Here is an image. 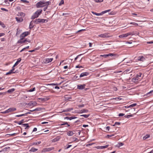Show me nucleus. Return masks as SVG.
<instances>
[{
  "instance_id": "nucleus-24",
  "label": "nucleus",
  "mask_w": 153,
  "mask_h": 153,
  "mask_svg": "<svg viewBox=\"0 0 153 153\" xmlns=\"http://www.w3.org/2000/svg\"><path fill=\"white\" fill-rule=\"evenodd\" d=\"M22 126L24 127H25V129L30 128V126L28 125V124L27 123L23 124H22Z\"/></svg>"
},
{
  "instance_id": "nucleus-15",
  "label": "nucleus",
  "mask_w": 153,
  "mask_h": 153,
  "mask_svg": "<svg viewBox=\"0 0 153 153\" xmlns=\"http://www.w3.org/2000/svg\"><path fill=\"white\" fill-rule=\"evenodd\" d=\"M108 56H114L115 58H117L119 55L117 54L113 53H109L108 54Z\"/></svg>"
},
{
  "instance_id": "nucleus-7",
  "label": "nucleus",
  "mask_w": 153,
  "mask_h": 153,
  "mask_svg": "<svg viewBox=\"0 0 153 153\" xmlns=\"http://www.w3.org/2000/svg\"><path fill=\"white\" fill-rule=\"evenodd\" d=\"M37 103L35 101H30L28 103L27 105L29 106H36Z\"/></svg>"
},
{
  "instance_id": "nucleus-59",
  "label": "nucleus",
  "mask_w": 153,
  "mask_h": 153,
  "mask_svg": "<svg viewBox=\"0 0 153 153\" xmlns=\"http://www.w3.org/2000/svg\"><path fill=\"white\" fill-rule=\"evenodd\" d=\"M35 88H33L32 89H30L29 90V91H30V92L33 91H34L35 90Z\"/></svg>"
},
{
  "instance_id": "nucleus-61",
  "label": "nucleus",
  "mask_w": 153,
  "mask_h": 153,
  "mask_svg": "<svg viewBox=\"0 0 153 153\" xmlns=\"http://www.w3.org/2000/svg\"><path fill=\"white\" fill-rule=\"evenodd\" d=\"M24 41H25V43L26 42H30V40H28L27 39H24Z\"/></svg>"
},
{
  "instance_id": "nucleus-45",
  "label": "nucleus",
  "mask_w": 153,
  "mask_h": 153,
  "mask_svg": "<svg viewBox=\"0 0 153 153\" xmlns=\"http://www.w3.org/2000/svg\"><path fill=\"white\" fill-rule=\"evenodd\" d=\"M130 24H132V25H136V26H138V24L136 23H135V22H131L130 23Z\"/></svg>"
},
{
  "instance_id": "nucleus-57",
  "label": "nucleus",
  "mask_w": 153,
  "mask_h": 153,
  "mask_svg": "<svg viewBox=\"0 0 153 153\" xmlns=\"http://www.w3.org/2000/svg\"><path fill=\"white\" fill-rule=\"evenodd\" d=\"M108 56V54H104L103 56V57L104 58H107V57Z\"/></svg>"
},
{
  "instance_id": "nucleus-25",
  "label": "nucleus",
  "mask_w": 153,
  "mask_h": 153,
  "mask_svg": "<svg viewBox=\"0 0 153 153\" xmlns=\"http://www.w3.org/2000/svg\"><path fill=\"white\" fill-rule=\"evenodd\" d=\"M38 150V149H35L34 148H32L30 150V152H36Z\"/></svg>"
},
{
  "instance_id": "nucleus-6",
  "label": "nucleus",
  "mask_w": 153,
  "mask_h": 153,
  "mask_svg": "<svg viewBox=\"0 0 153 153\" xmlns=\"http://www.w3.org/2000/svg\"><path fill=\"white\" fill-rule=\"evenodd\" d=\"M142 74L140 73H139L138 74L136 75L135 77L132 79V81L134 82H137L139 79V77L141 76Z\"/></svg>"
},
{
  "instance_id": "nucleus-47",
  "label": "nucleus",
  "mask_w": 153,
  "mask_h": 153,
  "mask_svg": "<svg viewBox=\"0 0 153 153\" xmlns=\"http://www.w3.org/2000/svg\"><path fill=\"white\" fill-rule=\"evenodd\" d=\"M38 99L39 100H40L42 101H44L45 100V99L44 98H39Z\"/></svg>"
},
{
  "instance_id": "nucleus-14",
  "label": "nucleus",
  "mask_w": 153,
  "mask_h": 153,
  "mask_svg": "<svg viewBox=\"0 0 153 153\" xmlns=\"http://www.w3.org/2000/svg\"><path fill=\"white\" fill-rule=\"evenodd\" d=\"M14 70H15V68H14V67H13V66L12 67V69L11 70H10L9 72L7 73L6 74V75H7L10 74L12 73H15V72H13V71Z\"/></svg>"
},
{
  "instance_id": "nucleus-4",
  "label": "nucleus",
  "mask_w": 153,
  "mask_h": 153,
  "mask_svg": "<svg viewBox=\"0 0 153 153\" xmlns=\"http://www.w3.org/2000/svg\"><path fill=\"white\" fill-rule=\"evenodd\" d=\"M111 9H109V10H105L104 11H102L100 13H96L94 12H92V13L94 14V15L97 16H100V15H103V14L107 13V12H109L110 11H111Z\"/></svg>"
},
{
  "instance_id": "nucleus-64",
  "label": "nucleus",
  "mask_w": 153,
  "mask_h": 153,
  "mask_svg": "<svg viewBox=\"0 0 153 153\" xmlns=\"http://www.w3.org/2000/svg\"><path fill=\"white\" fill-rule=\"evenodd\" d=\"M37 130V129L36 128H33V131H36Z\"/></svg>"
},
{
  "instance_id": "nucleus-20",
  "label": "nucleus",
  "mask_w": 153,
  "mask_h": 153,
  "mask_svg": "<svg viewBox=\"0 0 153 153\" xmlns=\"http://www.w3.org/2000/svg\"><path fill=\"white\" fill-rule=\"evenodd\" d=\"M76 118H77V117H64V119H67V120H71L72 119H75Z\"/></svg>"
},
{
  "instance_id": "nucleus-1",
  "label": "nucleus",
  "mask_w": 153,
  "mask_h": 153,
  "mask_svg": "<svg viewBox=\"0 0 153 153\" xmlns=\"http://www.w3.org/2000/svg\"><path fill=\"white\" fill-rule=\"evenodd\" d=\"M51 4V2L48 1L45 2L44 1H40L37 2L36 4V7L37 8L43 7L45 6H48Z\"/></svg>"
},
{
  "instance_id": "nucleus-40",
  "label": "nucleus",
  "mask_w": 153,
  "mask_h": 153,
  "mask_svg": "<svg viewBox=\"0 0 153 153\" xmlns=\"http://www.w3.org/2000/svg\"><path fill=\"white\" fill-rule=\"evenodd\" d=\"M64 3V1L63 0H61L60 1V2L59 3V5L60 6L62 4H63Z\"/></svg>"
},
{
  "instance_id": "nucleus-58",
  "label": "nucleus",
  "mask_w": 153,
  "mask_h": 153,
  "mask_svg": "<svg viewBox=\"0 0 153 153\" xmlns=\"http://www.w3.org/2000/svg\"><path fill=\"white\" fill-rule=\"evenodd\" d=\"M73 140L74 141H75L78 140V139L76 137H73Z\"/></svg>"
},
{
  "instance_id": "nucleus-10",
  "label": "nucleus",
  "mask_w": 153,
  "mask_h": 153,
  "mask_svg": "<svg viewBox=\"0 0 153 153\" xmlns=\"http://www.w3.org/2000/svg\"><path fill=\"white\" fill-rule=\"evenodd\" d=\"M53 60V58H47L44 59V62L45 63H48L51 62Z\"/></svg>"
},
{
  "instance_id": "nucleus-39",
  "label": "nucleus",
  "mask_w": 153,
  "mask_h": 153,
  "mask_svg": "<svg viewBox=\"0 0 153 153\" xmlns=\"http://www.w3.org/2000/svg\"><path fill=\"white\" fill-rule=\"evenodd\" d=\"M0 25L3 27H5V25L2 22L0 21Z\"/></svg>"
},
{
  "instance_id": "nucleus-31",
  "label": "nucleus",
  "mask_w": 153,
  "mask_h": 153,
  "mask_svg": "<svg viewBox=\"0 0 153 153\" xmlns=\"http://www.w3.org/2000/svg\"><path fill=\"white\" fill-rule=\"evenodd\" d=\"M123 145H124V144L123 143H118L117 146L118 147H119Z\"/></svg>"
},
{
  "instance_id": "nucleus-49",
  "label": "nucleus",
  "mask_w": 153,
  "mask_h": 153,
  "mask_svg": "<svg viewBox=\"0 0 153 153\" xmlns=\"http://www.w3.org/2000/svg\"><path fill=\"white\" fill-rule=\"evenodd\" d=\"M21 1L23 2L24 3H29V1L26 0H21Z\"/></svg>"
},
{
  "instance_id": "nucleus-46",
  "label": "nucleus",
  "mask_w": 153,
  "mask_h": 153,
  "mask_svg": "<svg viewBox=\"0 0 153 153\" xmlns=\"http://www.w3.org/2000/svg\"><path fill=\"white\" fill-rule=\"evenodd\" d=\"M62 122L63 123L62 124H61L60 125L63 126V125H64L66 124H68V123L67 122Z\"/></svg>"
},
{
  "instance_id": "nucleus-41",
  "label": "nucleus",
  "mask_w": 153,
  "mask_h": 153,
  "mask_svg": "<svg viewBox=\"0 0 153 153\" xmlns=\"http://www.w3.org/2000/svg\"><path fill=\"white\" fill-rule=\"evenodd\" d=\"M81 113H86L88 111V110L87 109H83L81 110Z\"/></svg>"
},
{
  "instance_id": "nucleus-18",
  "label": "nucleus",
  "mask_w": 153,
  "mask_h": 153,
  "mask_svg": "<svg viewBox=\"0 0 153 153\" xmlns=\"http://www.w3.org/2000/svg\"><path fill=\"white\" fill-rule=\"evenodd\" d=\"M108 145H106L105 146H97V149H102L106 148L108 147Z\"/></svg>"
},
{
  "instance_id": "nucleus-43",
  "label": "nucleus",
  "mask_w": 153,
  "mask_h": 153,
  "mask_svg": "<svg viewBox=\"0 0 153 153\" xmlns=\"http://www.w3.org/2000/svg\"><path fill=\"white\" fill-rule=\"evenodd\" d=\"M110 128L109 126H107L105 128V130L106 131H108L109 130Z\"/></svg>"
},
{
  "instance_id": "nucleus-22",
  "label": "nucleus",
  "mask_w": 153,
  "mask_h": 153,
  "mask_svg": "<svg viewBox=\"0 0 153 153\" xmlns=\"http://www.w3.org/2000/svg\"><path fill=\"white\" fill-rule=\"evenodd\" d=\"M138 60L139 61H143L145 60V58L143 56H140L138 57Z\"/></svg>"
},
{
  "instance_id": "nucleus-42",
  "label": "nucleus",
  "mask_w": 153,
  "mask_h": 153,
  "mask_svg": "<svg viewBox=\"0 0 153 153\" xmlns=\"http://www.w3.org/2000/svg\"><path fill=\"white\" fill-rule=\"evenodd\" d=\"M90 115V114H84V115H81V116H83L85 118H87Z\"/></svg>"
},
{
  "instance_id": "nucleus-54",
  "label": "nucleus",
  "mask_w": 153,
  "mask_h": 153,
  "mask_svg": "<svg viewBox=\"0 0 153 153\" xmlns=\"http://www.w3.org/2000/svg\"><path fill=\"white\" fill-rule=\"evenodd\" d=\"M1 113H3V114H5V113H8L7 110L1 112Z\"/></svg>"
},
{
  "instance_id": "nucleus-12",
  "label": "nucleus",
  "mask_w": 153,
  "mask_h": 153,
  "mask_svg": "<svg viewBox=\"0 0 153 153\" xmlns=\"http://www.w3.org/2000/svg\"><path fill=\"white\" fill-rule=\"evenodd\" d=\"M71 99V97L70 95H65L64 96V100L65 101H69Z\"/></svg>"
},
{
  "instance_id": "nucleus-52",
  "label": "nucleus",
  "mask_w": 153,
  "mask_h": 153,
  "mask_svg": "<svg viewBox=\"0 0 153 153\" xmlns=\"http://www.w3.org/2000/svg\"><path fill=\"white\" fill-rule=\"evenodd\" d=\"M1 9L2 10H3V11H6V12H7L8 11V10L6 9H5L4 8H1Z\"/></svg>"
},
{
  "instance_id": "nucleus-17",
  "label": "nucleus",
  "mask_w": 153,
  "mask_h": 153,
  "mask_svg": "<svg viewBox=\"0 0 153 153\" xmlns=\"http://www.w3.org/2000/svg\"><path fill=\"white\" fill-rule=\"evenodd\" d=\"M8 113L11 112L13 111H15L16 110V108H9L7 110Z\"/></svg>"
},
{
  "instance_id": "nucleus-3",
  "label": "nucleus",
  "mask_w": 153,
  "mask_h": 153,
  "mask_svg": "<svg viewBox=\"0 0 153 153\" xmlns=\"http://www.w3.org/2000/svg\"><path fill=\"white\" fill-rule=\"evenodd\" d=\"M134 34L131 32H130L125 34H123L121 35H120L119 36V38H125L126 37L128 36H129L131 35H133Z\"/></svg>"
},
{
  "instance_id": "nucleus-51",
  "label": "nucleus",
  "mask_w": 153,
  "mask_h": 153,
  "mask_svg": "<svg viewBox=\"0 0 153 153\" xmlns=\"http://www.w3.org/2000/svg\"><path fill=\"white\" fill-rule=\"evenodd\" d=\"M113 89L114 90V91H116L117 90V88H116L115 87H114L113 88Z\"/></svg>"
},
{
  "instance_id": "nucleus-26",
  "label": "nucleus",
  "mask_w": 153,
  "mask_h": 153,
  "mask_svg": "<svg viewBox=\"0 0 153 153\" xmlns=\"http://www.w3.org/2000/svg\"><path fill=\"white\" fill-rule=\"evenodd\" d=\"M73 110V108H68L65 110H64L63 112H67L71 110Z\"/></svg>"
},
{
  "instance_id": "nucleus-50",
  "label": "nucleus",
  "mask_w": 153,
  "mask_h": 153,
  "mask_svg": "<svg viewBox=\"0 0 153 153\" xmlns=\"http://www.w3.org/2000/svg\"><path fill=\"white\" fill-rule=\"evenodd\" d=\"M120 123L119 122H115L114 125L115 126H118L120 124Z\"/></svg>"
},
{
  "instance_id": "nucleus-13",
  "label": "nucleus",
  "mask_w": 153,
  "mask_h": 153,
  "mask_svg": "<svg viewBox=\"0 0 153 153\" xmlns=\"http://www.w3.org/2000/svg\"><path fill=\"white\" fill-rule=\"evenodd\" d=\"M85 85L84 84L83 85H78L77 88L78 89L82 90L85 88Z\"/></svg>"
},
{
  "instance_id": "nucleus-56",
  "label": "nucleus",
  "mask_w": 153,
  "mask_h": 153,
  "mask_svg": "<svg viewBox=\"0 0 153 153\" xmlns=\"http://www.w3.org/2000/svg\"><path fill=\"white\" fill-rule=\"evenodd\" d=\"M125 115L124 114H123V113H120L119 114V116H120H120H124Z\"/></svg>"
},
{
  "instance_id": "nucleus-44",
  "label": "nucleus",
  "mask_w": 153,
  "mask_h": 153,
  "mask_svg": "<svg viewBox=\"0 0 153 153\" xmlns=\"http://www.w3.org/2000/svg\"><path fill=\"white\" fill-rule=\"evenodd\" d=\"M25 116V114H20V115H17L16 116V117H21L22 116Z\"/></svg>"
},
{
  "instance_id": "nucleus-48",
  "label": "nucleus",
  "mask_w": 153,
  "mask_h": 153,
  "mask_svg": "<svg viewBox=\"0 0 153 153\" xmlns=\"http://www.w3.org/2000/svg\"><path fill=\"white\" fill-rule=\"evenodd\" d=\"M20 14L21 16H24L25 15V14L24 13L22 12L20 13Z\"/></svg>"
},
{
  "instance_id": "nucleus-36",
  "label": "nucleus",
  "mask_w": 153,
  "mask_h": 153,
  "mask_svg": "<svg viewBox=\"0 0 153 153\" xmlns=\"http://www.w3.org/2000/svg\"><path fill=\"white\" fill-rule=\"evenodd\" d=\"M133 116V115H126L124 116V117L126 118H129L130 117H132Z\"/></svg>"
},
{
  "instance_id": "nucleus-32",
  "label": "nucleus",
  "mask_w": 153,
  "mask_h": 153,
  "mask_svg": "<svg viewBox=\"0 0 153 153\" xmlns=\"http://www.w3.org/2000/svg\"><path fill=\"white\" fill-rule=\"evenodd\" d=\"M41 141H38L33 143V145H37L40 144L41 143Z\"/></svg>"
},
{
  "instance_id": "nucleus-30",
  "label": "nucleus",
  "mask_w": 153,
  "mask_h": 153,
  "mask_svg": "<svg viewBox=\"0 0 153 153\" xmlns=\"http://www.w3.org/2000/svg\"><path fill=\"white\" fill-rule=\"evenodd\" d=\"M15 89L14 88H13L8 90L7 92L9 93H11L14 91H15Z\"/></svg>"
},
{
  "instance_id": "nucleus-9",
  "label": "nucleus",
  "mask_w": 153,
  "mask_h": 153,
  "mask_svg": "<svg viewBox=\"0 0 153 153\" xmlns=\"http://www.w3.org/2000/svg\"><path fill=\"white\" fill-rule=\"evenodd\" d=\"M30 34V32L28 31L25 32L23 33L20 36V38H24V37L27 36Z\"/></svg>"
},
{
  "instance_id": "nucleus-16",
  "label": "nucleus",
  "mask_w": 153,
  "mask_h": 153,
  "mask_svg": "<svg viewBox=\"0 0 153 153\" xmlns=\"http://www.w3.org/2000/svg\"><path fill=\"white\" fill-rule=\"evenodd\" d=\"M15 18H16V21H17V22H22L23 20V19L21 17H20V18L16 17Z\"/></svg>"
},
{
  "instance_id": "nucleus-55",
  "label": "nucleus",
  "mask_w": 153,
  "mask_h": 153,
  "mask_svg": "<svg viewBox=\"0 0 153 153\" xmlns=\"http://www.w3.org/2000/svg\"><path fill=\"white\" fill-rule=\"evenodd\" d=\"M114 136V134H111V135H107L106 137H107L108 138H109V137H110L112 136Z\"/></svg>"
},
{
  "instance_id": "nucleus-11",
  "label": "nucleus",
  "mask_w": 153,
  "mask_h": 153,
  "mask_svg": "<svg viewBox=\"0 0 153 153\" xmlns=\"http://www.w3.org/2000/svg\"><path fill=\"white\" fill-rule=\"evenodd\" d=\"M89 74V73L88 72H85L81 73L80 76L79 77H82L85 76H86Z\"/></svg>"
},
{
  "instance_id": "nucleus-23",
  "label": "nucleus",
  "mask_w": 153,
  "mask_h": 153,
  "mask_svg": "<svg viewBox=\"0 0 153 153\" xmlns=\"http://www.w3.org/2000/svg\"><path fill=\"white\" fill-rule=\"evenodd\" d=\"M33 23H34V22H33V21H32L30 22L29 25V28L30 29L33 27L34 26V25H33Z\"/></svg>"
},
{
  "instance_id": "nucleus-63",
  "label": "nucleus",
  "mask_w": 153,
  "mask_h": 153,
  "mask_svg": "<svg viewBox=\"0 0 153 153\" xmlns=\"http://www.w3.org/2000/svg\"><path fill=\"white\" fill-rule=\"evenodd\" d=\"M85 29H82V30H79L77 32H76V33H77L78 32H81V31H85Z\"/></svg>"
},
{
  "instance_id": "nucleus-60",
  "label": "nucleus",
  "mask_w": 153,
  "mask_h": 153,
  "mask_svg": "<svg viewBox=\"0 0 153 153\" xmlns=\"http://www.w3.org/2000/svg\"><path fill=\"white\" fill-rule=\"evenodd\" d=\"M82 54H80L78 55L74 59L75 60H76L79 57V56H81Z\"/></svg>"
},
{
  "instance_id": "nucleus-53",
  "label": "nucleus",
  "mask_w": 153,
  "mask_h": 153,
  "mask_svg": "<svg viewBox=\"0 0 153 153\" xmlns=\"http://www.w3.org/2000/svg\"><path fill=\"white\" fill-rule=\"evenodd\" d=\"M125 72L127 73H128L130 72L131 71H130L129 70H126L125 71Z\"/></svg>"
},
{
  "instance_id": "nucleus-35",
  "label": "nucleus",
  "mask_w": 153,
  "mask_h": 153,
  "mask_svg": "<svg viewBox=\"0 0 153 153\" xmlns=\"http://www.w3.org/2000/svg\"><path fill=\"white\" fill-rule=\"evenodd\" d=\"M137 104L136 103H134L133 104L130 105L128 107V108H131V107H133L137 105Z\"/></svg>"
},
{
  "instance_id": "nucleus-62",
  "label": "nucleus",
  "mask_w": 153,
  "mask_h": 153,
  "mask_svg": "<svg viewBox=\"0 0 153 153\" xmlns=\"http://www.w3.org/2000/svg\"><path fill=\"white\" fill-rule=\"evenodd\" d=\"M78 76L77 74L75 75V76H74V79H76L78 78Z\"/></svg>"
},
{
  "instance_id": "nucleus-21",
  "label": "nucleus",
  "mask_w": 153,
  "mask_h": 153,
  "mask_svg": "<svg viewBox=\"0 0 153 153\" xmlns=\"http://www.w3.org/2000/svg\"><path fill=\"white\" fill-rule=\"evenodd\" d=\"M24 38H21V39L18 41L17 43H25V41L23 39Z\"/></svg>"
},
{
  "instance_id": "nucleus-19",
  "label": "nucleus",
  "mask_w": 153,
  "mask_h": 153,
  "mask_svg": "<svg viewBox=\"0 0 153 153\" xmlns=\"http://www.w3.org/2000/svg\"><path fill=\"white\" fill-rule=\"evenodd\" d=\"M21 60V59L20 58H19L16 62L15 63L13 66V67H14L15 66L17 65L20 62Z\"/></svg>"
},
{
  "instance_id": "nucleus-28",
  "label": "nucleus",
  "mask_w": 153,
  "mask_h": 153,
  "mask_svg": "<svg viewBox=\"0 0 153 153\" xmlns=\"http://www.w3.org/2000/svg\"><path fill=\"white\" fill-rule=\"evenodd\" d=\"M34 23L36 24H38L39 23H40L39 19H38L35 20L33 21Z\"/></svg>"
},
{
  "instance_id": "nucleus-38",
  "label": "nucleus",
  "mask_w": 153,
  "mask_h": 153,
  "mask_svg": "<svg viewBox=\"0 0 153 153\" xmlns=\"http://www.w3.org/2000/svg\"><path fill=\"white\" fill-rule=\"evenodd\" d=\"M153 93V90L151 91H150L146 95H149V96H150L152 95V93Z\"/></svg>"
},
{
  "instance_id": "nucleus-34",
  "label": "nucleus",
  "mask_w": 153,
  "mask_h": 153,
  "mask_svg": "<svg viewBox=\"0 0 153 153\" xmlns=\"http://www.w3.org/2000/svg\"><path fill=\"white\" fill-rule=\"evenodd\" d=\"M135 108H133L131 109V110H132V111H134L132 112V113H133V114H135L137 112V111H136V112L135 111Z\"/></svg>"
},
{
  "instance_id": "nucleus-27",
  "label": "nucleus",
  "mask_w": 153,
  "mask_h": 153,
  "mask_svg": "<svg viewBox=\"0 0 153 153\" xmlns=\"http://www.w3.org/2000/svg\"><path fill=\"white\" fill-rule=\"evenodd\" d=\"M73 132L72 131H69L67 133V135L69 136H72L74 134Z\"/></svg>"
},
{
  "instance_id": "nucleus-33",
  "label": "nucleus",
  "mask_w": 153,
  "mask_h": 153,
  "mask_svg": "<svg viewBox=\"0 0 153 153\" xmlns=\"http://www.w3.org/2000/svg\"><path fill=\"white\" fill-rule=\"evenodd\" d=\"M150 137V135L149 134H146L145 136H144L143 137V140H146V139Z\"/></svg>"
},
{
  "instance_id": "nucleus-5",
  "label": "nucleus",
  "mask_w": 153,
  "mask_h": 153,
  "mask_svg": "<svg viewBox=\"0 0 153 153\" xmlns=\"http://www.w3.org/2000/svg\"><path fill=\"white\" fill-rule=\"evenodd\" d=\"M98 36L102 38H109L112 36H110L109 33H108L101 34L99 35Z\"/></svg>"
},
{
  "instance_id": "nucleus-8",
  "label": "nucleus",
  "mask_w": 153,
  "mask_h": 153,
  "mask_svg": "<svg viewBox=\"0 0 153 153\" xmlns=\"http://www.w3.org/2000/svg\"><path fill=\"white\" fill-rule=\"evenodd\" d=\"M54 149L53 147H51L47 148H45L42 150V152H46L51 151Z\"/></svg>"
},
{
  "instance_id": "nucleus-37",
  "label": "nucleus",
  "mask_w": 153,
  "mask_h": 153,
  "mask_svg": "<svg viewBox=\"0 0 153 153\" xmlns=\"http://www.w3.org/2000/svg\"><path fill=\"white\" fill-rule=\"evenodd\" d=\"M24 122V120L23 119L18 122V124L20 125H22V123Z\"/></svg>"
},
{
  "instance_id": "nucleus-2",
  "label": "nucleus",
  "mask_w": 153,
  "mask_h": 153,
  "mask_svg": "<svg viewBox=\"0 0 153 153\" xmlns=\"http://www.w3.org/2000/svg\"><path fill=\"white\" fill-rule=\"evenodd\" d=\"M42 11V10L41 9H39L37 10L32 16L31 17V19H33L38 17L39 15L41 13Z\"/></svg>"
},
{
  "instance_id": "nucleus-29",
  "label": "nucleus",
  "mask_w": 153,
  "mask_h": 153,
  "mask_svg": "<svg viewBox=\"0 0 153 153\" xmlns=\"http://www.w3.org/2000/svg\"><path fill=\"white\" fill-rule=\"evenodd\" d=\"M39 20L40 23V22L44 23L45 22V21H46L47 22V21L46 19H39Z\"/></svg>"
}]
</instances>
